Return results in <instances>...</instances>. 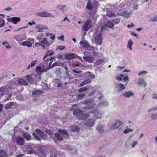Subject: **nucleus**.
Returning a JSON list of instances; mask_svg holds the SVG:
<instances>
[{
  "label": "nucleus",
  "instance_id": "obj_40",
  "mask_svg": "<svg viewBox=\"0 0 157 157\" xmlns=\"http://www.w3.org/2000/svg\"><path fill=\"white\" fill-rule=\"evenodd\" d=\"M104 60L102 59H100L97 60L95 62L94 64L96 65H99L104 63Z\"/></svg>",
  "mask_w": 157,
  "mask_h": 157
},
{
  "label": "nucleus",
  "instance_id": "obj_17",
  "mask_svg": "<svg viewBox=\"0 0 157 157\" xmlns=\"http://www.w3.org/2000/svg\"><path fill=\"white\" fill-rule=\"evenodd\" d=\"M94 100V99L93 98H88L84 100V101L82 102V103L86 105V106H87L89 104L93 102Z\"/></svg>",
  "mask_w": 157,
  "mask_h": 157
},
{
  "label": "nucleus",
  "instance_id": "obj_31",
  "mask_svg": "<svg viewBox=\"0 0 157 157\" xmlns=\"http://www.w3.org/2000/svg\"><path fill=\"white\" fill-rule=\"evenodd\" d=\"M57 8L58 10L62 11H64L67 10L66 5H59L57 6Z\"/></svg>",
  "mask_w": 157,
  "mask_h": 157
},
{
  "label": "nucleus",
  "instance_id": "obj_13",
  "mask_svg": "<svg viewBox=\"0 0 157 157\" xmlns=\"http://www.w3.org/2000/svg\"><path fill=\"white\" fill-rule=\"evenodd\" d=\"M95 122V119H90L87 120L84 123V124L88 127L93 126Z\"/></svg>",
  "mask_w": 157,
  "mask_h": 157
},
{
  "label": "nucleus",
  "instance_id": "obj_29",
  "mask_svg": "<svg viewBox=\"0 0 157 157\" xmlns=\"http://www.w3.org/2000/svg\"><path fill=\"white\" fill-rule=\"evenodd\" d=\"M71 130L72 132H78L80 130L79 126L76 125H74L71 126Z\"/></svg>",
  "mask_w": 157,
  "mask_h": 157
},
{
  "label": "nucleus",
  "instance_id": "obj_18",
  "mask_svg": "<svg viewBox=\"0 0 157 157\" xmlns=\"http://www.w3.org/2000/svg\"><path fill=\"white\" fill-rule=\"evenodd\" d=\"M134 94L131 91H126L124 92L121 95V96H124L126 98H128L132 96H133Z\"/></svg>",
  "mask_w": 157,
  "mask_h": 157
},
{
  "label": "nucleus",
  "instance_id": "obj_26",
  "mask_svg": "<svg viewBox=\"0 0 157 157\" xmlns=\"http://www.w3.org/2000/svg\"><path fill=\"white\" fill-rule=\"evenodd\" d=\"M85 75L86 77L87 78H89L90 79L94 78L95 77V75L93 74H91V72L90 71H88L85 73Z\"/></svg>",
  "mask_w": 157,
  "mask_h": 157
},
{
  "label": "nucleus",
  "instance_id": "obj_8",
  "mask_svg": "<svg viewBox=\"0 0 157 157\" xmlns=\"http://www.w3.org/2000/svg\"><path fill=\"white\" fill-rule=\"evenodd\" d=\"M114 26V24L110 21H108L105 23L102 26H101V29L103 30L106 29L107 28H112Z\"/></svg>",
  "mask_w": 157,
  "mask_h": 157
},
{
  "label": "nucleus",
  "instance_id": "obj_2",
  "mask_svg": "<svg viewBox=\"0 0 157 157\" xmlns=\"http://www.w3.org/2000/svg\"><path fill=\"white\" fill-rule=\"evenodd\" d=\"M58 132L59 134L57 133L55 134V136L58 140L61 141L63 140V138H68L69 134L66 130L59 129L58 130Z\"/></svg>",
  "mask_w": 157,
  "mask_h": 157
},
{
  "label": "nucleus",
  "instance_id": "obj_23",
  "mask_svg": "<svg viewBox=\"0 0 157 157\" xmlns=\"http://www.w3.org/2000/svg\"><path fill=\"white\" fill-rule=\"evenodd\" d=\"M91 80L89 78L86 79L82 81L80 85V87L82 86L87 84L90 83Z\"/></svg>",
  "mask_w": 157,
  "mask_h": 157
},
{
  "label": "nucleus",
  "instance_id": "obj_60",
  "mask_svg": "<svg viewBox=\"0 0 157 157\" xmlns=\"http://www.w3.org/2000/svg\"><path fill=\"white\" fill-rule=\"evenodd\" d=\"M65 48V47L63 46H59L57 47L56 49V50L58 49H59L60 50H62Z\"/></svg>",
  "mask_w": 157,
  "mask_h": 157
},
{
  "label": "nucleus",
  "instance_id": "obj_43",
  "mask_svg": "<svg viewBox=\"0 0 157 157\" xmlns=\"http://www.w3.org/2000/svg\"><path fill=\"white\" fill-rule=\"evenodd\" d=\"M94 116L97 119H100L102 117L101 114L99 111L97 114L94 115Z\"/></svg>",
  "mask_w": 157,
  "mask_h": 157
},
{
  "label": "nucleus",
  "instance_id": "obj_61",
  "mask_svg": "<svg viewBox=\"0 0 157 157\" xmlns=\"http://www.w3.org/2000/svg\"><path fill=\"white\" fill-rule=\"evenodd\" d=\"M147 73V72L146 71H145L144 70H143L142 71H140L139 74H138V75H142L143 74H146Z\"/></svg>",
  "mask_w": 157,
  "mask_h": 157
},
{
  "label": "nucleus",
  "instance_id": "obj_52",
  "mask_svg": "<svg viewBox=\"0 0 157 157\" xmlns=\"http://www.w3.org/2000/svg\"><path fill=\"white\" fill-rule=\"evenodd\" d=\"M2 44L5 45L7 48H11L9 44L7 42H4L2 43Z\"/></svg>",
  "mask_w": 157,
  "mask_h": 157
},
{
  "label": "nucleus",
  "instance_id": "obj_57",
  "mask_svg": "<svg viewBox=\"0 0 157 157\" xmlns=\"http://www.w3.org/2000/svg\"><path fill=\"white\" fill-rule=\"evenodd\" d=\"M78 108L77 104H74L72 105L71 109L72 110V111L75 110V109H76Z\"/></svg>",
  "mask_w": 157,
  "mask_h": 157
},
{
  "label": "nucleus",
  "instance_id": "obj_45",
  "mask_svg": "<svg viewBox=\"0 0 157 157\" xmlns=\"http://www.w3.org/2000/svg\"><path fill=\"white\" fill-rule=\"evenodd\" d=\"M115 16V14L111 12H108L106 14V16L109 17H114Z\"/></svg>",
  "mask_w": 157,
  "mask_h": 157
},
{
  "label": "nucleus",
  "instance_id": "obj_20",
  "mask_svg": "<svg viewBox=\"0 0 157 157\" xmlns=\"http://www.w3.org/2000/svg\"><path fill=\"white\" fill-rule=\"evenodd\" d=\"M80 44L84 48H86L89 44L87 41L86 40H82L80 42Z\"/></svg>",
  "mask_w": 157,
  "mask_h": 157
},
{
  "label": "nucleus",
  "instance_id": "obj_59",
  "mask_svg": "<svg viewBox=\"0 0 157 157\" xmlns=\"http://www.w3.org/2000/svg\"><path fill=\"white\" fill-rule=\"evenodd\" d=\"M96 90H93L88 94V96L90 97L93 96L96 93Z\"/></svg>",
  "mask_w": 157,
  "mask_h": 157
},
{
  "label": "nucleus",
  "instance_id": "obj_44",
  "mask_svg": "<svg viewBox=\"0 0 157 157\" xmlns=\"http://www.w3.org/2000/svg\"><path fill=\"white\" fill-rule=\"evenodd\" d=\"M86 95V94H79L77 95L76 98L77 100H79L80 99H82L83 98L85 97Z\"/></svg>",
  "mask_w": 157,
  "mask_h": 157
},
{
  "label": "nucleus",
  "instance_id": "obj_1",
  "mask_svg": "<svg viewBox=\"0 0 157 157\" xmlns=\"http://www.w3.org/2000/svg\"><path fill=\"white\" fill-rule=\"evenodd\" d=\"M36 133L35 132H33L32 135L35 139L40 142L41 141L40 138L38 137L36 134L39 135L41 139L43 140H47L48 139V135L44 132H42L40 129H37L35 130Z\"/></svg>",
  "mask_w": 157,
  "mask_h": 157
},
{
  "label": "nucleus",
  "instance_id": "obj_48",
  "mask_svg": "<svg viewBox=\"0 0 157 157\" xmlns=\"http://www.w3.org/2000/svg\"><path fill=\"white\" fill-rule=\"evenodd\" d=\"M96 105V104L95 103H91L90 104H89L87 106H86L85 108H86L87 109H90L91 108H92L94 106Z\"/></svg>",
  "mask_w": 157,
  "mask_h": 157
},
{
  "label": "nucleus",
  "instance_id": "obj_3",
  "mask_svg": "<svg viewBox=\"0 0 157 157\" xmlns=\"http://www.w3.org/2000/svg\"><path fill=\"white\" fill-rule=\"evenodd\" d=\"M73 114L77 116V119L78 120H85L88 118L89 115L83 113V111L79 109L73 111Z\"/></svg>",
  "mask_w": 157,
  "mask_h": 157
},
{
  "label": "nucleus",
  "instance_id": "obj_56",
  "mask_svg": "<svg viewBox=\"0 0 157 157\" xmlns=\"http://www.w3.org/2000/svg\"><path fill=\"white\" fill-rule=\"evenodd\" d=\"M59 65H60L59 62H56L55 63L53 64L52 65V66H51V68H53V67H56V66H59Z\"/></svg>",
  "mask_w": 157,
  "mask_h": 157
},
{
  "label": "nucleus",
  "instance_id": "obj_63",
  "mask_svg": "<svg viewBox=\"0 0 157 157\" xmlns=\"http://www.w3.org/2000/svg\"><path fill=\"white\" fill-rule=\"evenodd\" d=\"M137 143V141H134L132 144V148H134L135 147Z\"/></svg>",
  "mask_w": 157,
  "mask_h": 157
},
{
  "label": "nucleus",
  "instance_id": "obj_50",
  "mask_svg": "<svg viewBox=\"0 0 157 157\" xmlns=\"http://www.w3.org/2000/svg\"><path fill=\"white\" fill-rule=\"evenodd\" d=\"M93 42H94L96 44L99 45H101L102 43V40H94Z\"/></svg>",
  "mask_w": 157,
  "mask_h": 157
},
{
  "label": "nucleus",
  "instance_id": "obj_46",
  "mask_svg": "<svg viewBox=\"0 0 157 157\" xmlns=\"http://www.w3.org/2000/svg\"><path fill=\"white\" fill-rule=\"evenodd\" d=\"M112 21L115 24H117L119 23L120 20L119 18H114L113 19Z\"/></svg>",
  "mask_w": 157,
  "mask_h": 157
},
{
  "label": "nucleus",
  "instance_id": "obj_10",
  "mask_svg": "<svg viewBox=\"0 0 157 157\" xmlns=\"http://www.w3.org/2000/svg\"><path fill=\"white\" fill-rule=\"evenodd\" d=\"M37 16L46 17H54V16L50 13L46 12H43L41 13H38L36 14Z\"/></svg>",
  "mask_w": 157,
  "mask_h": 157
},
{
  "label": "nucleus",
  "instance_id": "obj_64",
  "mask_svg": "<svg viewBox=\"0 0 157 157\" xmlns=\"http://www.w3.org/2000/svg\"><path fill=\"white\" fill-rule=\"evenodd\" d=\"M102 103L103 106L104 105L107 106L109 105L108 102L106 101H105L102 102Z\"/></svg>",
  "mask_w": 157,
  "mask_h": 157
},
{
  "label": "nucleus",
  "instance_id": "obj_5",
  "mask_svg": "<svg viewBox=\"0 0 157 157\" xmlns=\"http://www.w3.org/2000/svg\"><path fill=\"white\" fill-rule=\"evenodd\" d=\"M48 69L45 65H42L41 66H37L35 70L37 74L41 76L44 72L46 71Z\"/></svg>",
  "mask_w": 157,
  "mask_h": 157
},
{
  "label": "nucleus",
  "instance_id": "obj_51",
  "mask_svg": "<svg viewBox=\"0 0 157 157\" xmlns=\"http://www.w3.org/2000/svg\"><path fill=\"white\" fill-rule=\"evenodd\" d=\"M151 117L153 120L157 119V112L151 115Z\"/></svg>",
  "mask_w": 157,
  "mask_h": 157
},
{
  "label": "nucleus",
  "instance_id": "obj_53",
  "mask_svg": "<svg viewBox=\"0 0 157 157\" xmlns=\"http://www.w3.org/2000/svg\"><path fill=\"white\" fill-rule=\"evenodd\" d=\"M133 131V129L130 128H127L125 130L123 131V133L125 134L128 133V132L132 131Z\"/></svg>",
  "mask_w": 157,
  "mask_h": 157
},
{
  "label": "nucleus",
  "instance_id": "obj_14",
  "mask_svg": "<svg viewBox=\"0 0 157 157\" xmlns=\"http://www.w3.org/2000/svg\"><path fill=\"white\" fill-rule=\"evenodd\" d=\"M7 20L8 22H11L14 24H16L17 22H19L21 19L19 17H13L10 18H8Z\"/></svg>",
  "mask_w": 157,
  "mask_h": 157
},
{
  "label": "nucleus",
  "instance_id": "obj_34",
  "mask_svg": "<svg viewBox=\"0 0 157 157\" xmlns=\"http://www.w3.org/2000/svg\"><path fill=\"white\" fill-rule=\"evenodd\" d=\"M97 129L99 133H101L104 132L103 125L101 124L98 125L97 127Z\"/></svg>",
  "mask_w": 157,
  "mask_h": 157
},
{
  "label": "nucleus",
  "instance_id": "obj_16",
  "mask_svg": "<svg viewBox=\"0 0 157 157\" xmlns=\"http://www.w3.org/2000/svg\"><path fill=\"white\" fill-rule=\"evenodd\" d=\"M115 87L117 89L118 91H121L125 89V87L122 84H119L116 83L115 84Z\"/></svg>",
  "mask_w": 157,
  "mask_h": 157
},
{
  "label": "nucleus",
  "instance_id": "obj_30",
  "mask_svg": "<svg viewBox=\"0 0 157 157\" xmlns=\"http://www.w3.org/2000/svg\"><path fill=\"white\" fill-rule=\"evenodd\" d=\"M43 92L40 90H34L32 92V94L33 95H39L43 94Z\"/></svg>",
  "mask_w": 157,
  "mask_h": 157
},
{
  "label": "nucleus",
  "instance_id": "obj_24",
  "mask_svg": "<svg viewBox=\"0 0 157 157\" xmlns=\"http://www.w3.org/2000/svg\"><path fill=\"white\" fill-rule=\"evenodd\" d=\"M137 84L140 85L141 86L144 87L146 86V82H145L143 78H139Z\"/></svg>",
  "mask_w": 157,
  "mask_h": 157
},
{
  "label": "nucleus",
  "instance_id": "obj_22",
  "mask_svg": "<svg viewBox=\"0 0 157 157\" xmlns=\"http://www.w3.org/2000/svg\"><path fill=\"white\" fill-rule=\"evenodd\" d=\"M83 59L84 60H86L90 63H92L94 61V58L92 57L83 56Z\"/></svg>",
  "mask_w": 157,
  "mask_h": 157
},
{
  "label": "nucleus",
  "instance_id": "obj_55",
  "mask_svg": "<svg viewBox=\"0 0 157 157\" xmlns=\"http://www.w3.org/2000/svg\"><path fill=\"white\" fill-rule=\"evenodd\" d=\"M95 39H102L101 33H99L98 35L95 36Z\"/></svg>",
  "mask_w": 157,
  "mask_h": 157
},
{
  "label": "nucleus",
  "instance_id": "obj_49",
  "mask_svg": "<svg viewBox=\"0 0 157 157\" xmlns=\"http://www.w3.org/2000/svg\"><path fill=\"white\" fill-rule=\"evenodd\" d=\"M98 112H99L97 108H94V109H93L92 110L90 111V113L93 114H97Z\"/></svg>",
  "mask_w": 157,
  "mask_h": 157
},
{
  "label": "nucleus",
  "instance_id": "obj_42",
  "mask_svg": "<svg viewBox=\"0 0 157 157\" xmlns=\"http://www.w3.org/2000/svg\"><path fill=\"white\" fill-rule=\"evenodd\" d=\"M37 62V61L36 60L32 61L31 63V64H29L28 65L27 69H29L33 67L36 64Z\"/></svg>",
  "mask_w": 157,
  "mask_h": 157
},
{
  "label": "nucleus",
  "instance_id": "obj_58",
  "mask_svg": "<svg viewBox=\"0 0 157 157\" xmlns=\"http://www.w3.org/2000/svg\"><path fill=\"white\" fill-rule=\"evenodd\" d=\"M45 132L49 135H52L53 133V132L52 131L48 129H46Z\"/></svg>",
  "mask_w": 157,
  "mask_h": 157
},
{
  "label": "nucleus",
  "instance_id": "obj_36",
  "mask_svg": "<svg viewBox=\"0 0 157 157\" xmlns=\"http://www.w3.org/2000/svg\"><path fill=\"white\" fill-rule=\"evenodd\" d=\"M22 45L23 46H27L30 47L32 46V44L31 42L28 41H25L22 43Z\"/></svg>",
  "mask_w": 157,
  "mask_h": 157
},
{
  "label": "nucleus",
  "instance_id": "obj_15",
  "mask_svg": "<svg viewBox=\"0 0 157 157\" xmlns=\"http://www.w3.org/2000/svg\"><path fill=\"white\" fill-rule=\"evenodd\" d=\"M118 15L124 18L130 17L131 16V13L126 11H124L121 13H119Z\"/></svg>",
  "mask_w": 157,
  "mask_h": 157
},
{
  "label": "nucleus",
  "instance_id": "obj_62",
  "mask_svg": "<svg viewBox=\"0 0 157 157\" xmlns=\"http://www.w3.org/2000/svg\"><path fill=\"white\" fill-rule=\"evenodd\" d=\"M56 38L57 39H64V36L63 35L58 36H57Z\"/></svg>",
  "mask_w": 157,
  "mask_h": 157
},
{
  "label": "nucleus",
  "instance_id": "obj_21",
  "mask_svg": "<svg viewBox=\"0 0 157 157\" xmlns=\"http://www.w3.org/2000/svg\"><path fill=\"white\" fill-rule=\"evenodd\" d=\"M25 78L30 84H32L34 82V80L33 78L29 75H27L25 76Z\"/></svg>",
  "mask_w": 157,
  "mask_h": 157
},
{
  "label": "nucleus",
  "instance_id": "obj_12",
  "mask_svg": "<svg viewBox=\"0 0 157 157\" xmlns=\"http://www.w3.org/2000/svg\"><path fill=\"white\" fill-rule=\"evenodd\" d=\"M17 144L21 146H22L25 144V140L23 138L20 137H17L15 138Z\"/></svg>",
  "mask_w": 157,
  "mask_h": 157
},
{
  "label": "nucleus",
  "instance_id": "obj_41",
  "mask_svg": "<svg viewBox=\"0 0 157 157\" xmlns=\"http://www.w3.org/2000/svg\"><path fill=\"white\" fill-rule=\"evenodd\" d=\"M89 88L84 87L80 88L78 90V92L79 93H81L82 92L86 91L89 89Z\"/></svg>",
  "mask_w": 157,
  "mask_h": 157
},
{
  "label": "nucleus",
  "instance_id": "obj_37",
  "mask_svg": "<svg viewBox=\"0 0 157 157\" xmlns=\"http://www.w3.org/2000/svg\"><path fill=\"white\" fill-rule=\"evenodd\" d=\"M66 21L68 22V23H70V21L67 17H66L65 18L60 22V24L62 26L65 27L67 25L64 24V21Z\"/></svg>",
  "mask_w": 157,
  "mask_h": 157
},
{
  "label": "nucleus",
  "instance_id": "obj_47",
  "mask_svg": "<svg viewBox=\"0 0 157 157\" xmlns=\"http://www.w3.org/2000/svg\"><path fill=\"white\" fill-rule=\"evenodd\" d=\"M3 17H0V27H2L5 25V22L4 20L3 19Z\"/></svg>",
  "mask_w": 157,
  "mask_h": 157
},
{
  "label": "nucleus",
  "instance_id": "obj_38",
  "mask_svg": "<svg viewBox=\"0 0 157 157\" xmlns=\"http://www.w3.org/2000/svg\"><path fill=\"white\" fill-rule=\"evenodd\" d=\"M98 50V49H95L94 51H92V54L93 56H98L99 54H100L101 56H102V53L97 52V51Z\"/></svg>",
  "mask_w": 157,
  "mask_h": 157
},
{
  "label": "nucleus",
  "instance_id": "obj_54",
  "mask_svg": "<svg viewBox=\"0 0 157 157\" xmlns=\"http://www.w3.org/2000/svg\"><path fill=\"white\" fill-rule=\"evenodd\" d=\"M54 53V52L52 51H48L46 53V56H51L53 55Z\"/></svg>",
  "mask_w": 157,
  "mask_h": 157
},
{
  "label": "nucleus",
  "instance_id": "obj_35",
  "mask_svg": "<svg viewBox=\"0 0 157 157\" xmlns=\"http://www.w3.org/2000/svg\"><path fill=\"white\" fill-rule=\"evenodd\" d=\"M14 104V102H9L5 105V108L8 109H10Z\"/></svg>",
  "mask_w": 157,
  "mask_h": 157
},
{
  "label": "nucleus",
  "instance_id": "obj_9",
  "mask_svg": "<svg viewBox=\"0 0 157 157\" xmlns=\"http://www.w3.org/2000/svg\"><path fill=\"white\" fill-rule=\"evenodd\" d=\"M40 43L42 44H40L38 43H36L35 44V46L36 47H37L41 46L43 47V48H48L49 46V44L47 41V40H43L41 42H40Z\"/></svg>",
  "mask_w": 157,
  "mask_h": 157
},
{
  "label": "nucleus",
  "instance_id": "obj_6",
  "mask_svg": "<svg viewBox=\"0 0 157 157\" xmlns=\"http://www.w3.org/2000/svg\"><path fill=\"white\" fill-rule=\"evenodd\" d=\"M98 2L96 0H88L87 3L86 8L89 10H91L92 9L93 6L97 5Z\"/></svg>",
  "mask_w": 157,
  "mask_h": 157
},
{
  "label": "nucleus",
  "instance_id": "obj_27",
  "mask_svg": "<svg viewBox=\"0 0 157 157\" xmlns=\"http://www.w3.org/2000/svg\"><path fill=\"white\" fill-rule=\"evenodd\" d=\"M35 29H48L47 27H46L44 25L37 24L36 25Z\"/></svg>",
  "mask_w": 157,
  "mask_h": 157
},
{
  "label": "nucleus",
  "instance_id": "obj_11",
  "mask_svg": "<svg viewBox=\"0 0 157 157\" xmlns=\"http://www.w3.org/2000/svg\"><path fill=\"white\" fill-rule=\"evenodd\" d=\"M123 123L120 121H117L115 122L109 126V128L114 129L117 128L120 126Z\"/></svg>",
  "mask_w": 157,
  "mask_h": 157
},
{
  "label": "nucleus",
  "instance_id": "obj_33",
  "mask_svg": "<svg viewBox=\"0 0 157 157\" xmlns=\"http://www.w3.org/2000/svg\"><path fill=\"white\" fill-rule=\"evenodd\" d=\"M22 135L27 140H30L31 139V136L27 133H23L22 134Z\"/></svg>",
  "mask_w": 157,
  "mask_h": 157
},
{
  "label": "nucleus",
  "instance_id": "obj_28",
  "mask_svg": "<svg viewBox=\"0 0 157 157\" xmlns=\"http://www.w3.org/2000/svg\"><path fill=\"white\" fill-rule=\"evenodd\" d=\"M0 157H9L6 151L3 150H0Z\"/></svg>",
  "mask_w": 157,
  "mask_h": 157
},
{
  "label": "nucleus",
  "instance_id": "obj_25",
  "mask_svg": "<svg viewBox=\"0 0 157 157\" xmlns=\"http://www.w3.org/2000/svg\"><path fill=\"white\" fill-rule=\"evenodd\" d=\"M18 82L19 84L21 85H23L24 86H27L28 85L27 82L23 79L20 78L18 79Z\"/></svg>",
  "mask_w": 157,
  "mask_h": 157
},
{
  "label": "nucleus",
  "instance_id": "obj_7",
  "mask_svg": "<svg viewBox=\"0 0 157 157\" xmlns=\"http://www.w3.org/2000/svg\"><path fill=\"white\" fill-rule=\"evenodd\" d=\"M92 22L90 19H88L84 23L82 26V29L85 31H87L90 29Z\"/></svg>",
  "mask_w": 157,
  "mask_h": 157
},
{
  "label": "nucleus",
  "instance_id": "obj_32",
  "mask_svg": "<svg viewBox=\"0 0 157 157\" xmlns=\"http://www.w3.org/2000/svg\"><path fill=\"white\" fill-rule=\"evenodd\" d=\"M133 44V42L132 40H129L127 45V48L130 50H132V46Z\"/></svg>",
  "mask_w": 157,
  "mask_h": 157
},
{
  "label": "nucleus",
  "instance_id": "obj_19",
  "mask_svg": "<svg viewBox=\"0 0 157 157\" xmlns=\"http://www.w3.org/2000/svg\"><path fill=\"white\" fill-rule=\"evenodd\" d=\"M77 56L75 53L68 54L65 56V58L67 59H75Z\"/></svg>",
  "mask_w": 157,
  "mask_h": 157
},
{
  "label": "nucleus",
  "instance_id": "obj_4",
  "mask_svg": "<svg viewBox=\"0 0 157 157\" xmlns=\"http://www.w3.org/2000/svg\"><path fill=\"white\" fill-rule=\"evenodd\" d=\"M56 73L58 77H63L65 79L69 77L68 73L65 72V71L62 68L57 69L56 70Z\"/></svg>",
  "mask_w": 157,
  "mask_h": 157
},
{
  "label": "nucleus",
  "instance_id": "obj_39",
  "mask_svg": "<svg viewBox=\"0 0 157 157\" xmlns=\"http://www.w3.org/2000/svg\"><path fill=\"white\" fill-rule=\"evenodd\" d=\"M89 51H94L95 49H98L97 47H94L90 44L86 48Z\"/></svg>",
  "mask_w": 157,
  "mask_h": 157
}]
</instances>
